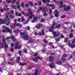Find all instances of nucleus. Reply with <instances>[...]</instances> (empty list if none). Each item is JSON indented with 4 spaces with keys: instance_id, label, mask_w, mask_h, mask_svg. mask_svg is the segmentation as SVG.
Here are the masks:
<instances>
[{
    "instance_id": "obj_6",
    "label": "nucleus",
    "mask_w": 75,
    "mask_h": 75,
    "mask_svg": "<svg viewBox=\"0 0 75 75\" xmlns=\"http://www.w3.org/2000/svg\"><path fill=\"white\" fill-rule=\"evenodd\" d=\"M49 59H50L49 60V61L50 62H52L54 61V57L52 56H50L49 57Z\"/></svg>"
},
{
    "instance_id": "obj_53",
    "label": "nucleus",
    "mask_w": 75,
    "mask_h": 75,
    "mask_svg": "<svg viewBox=\"0 0 75 75\" xmlns=\"http://www.w3.org/2000/svg\"><path fill=\"white\" fill-rule=\"evenodd\" d=\"M61 37L62 38H64V36L62 35H61Z\"/></svg>"
},
{
    "instance_id": "obj_16",
    "label": "nucleus",
    "mask_w": 75,
    "mask_h": 75,
    "mask_svg": "<svg viewBox=\"0 0 75 75\" xmlns=\"http://www.w3.org/2000/svg\"><path fill=\"white\" fill-rule=\"evenodd\" d=\"M56 63L57 64H58V65H61L62 64V63L60 61H58L56 62Z\"/></svg>"
},
{
    "instance_id": "obj_45",
    "label": "nucleus",
    "mask_w": 75,
    "mask_h": 75,
    "mask_svg": "<svg viewBox=\"0 0 75 75\" xmlns=\"http://www.w3.org/2000/svg\"><path fill=\"white\" fill-rule=\"evenodd\" d=\"M17 8H19V10H21V9L20 8V5H18L17 6Z\"/></svg>"
},
{
    "instance_id": "obj_36",
    "label": "nucleus",
    "mask_w": 75,
    "mask_h": 75,
    "mask_svg": "<svg viewBox=\"0 0 75 75\" xmlns=\"http://www.w3.org/2000/svg\"><path fill=\"white\" fill-rule=\"evenodd\" d=\"M43 15L44 16H47V14L46 13H44L43 14Z\"/></svg>"
},
{
    "instance_id": "obj_34",
    "label": "nucleus",
    "mask_w": 75,
    "mask_h": 75,
    "mask_svg": "<svg viewBox=\"0 0 75 75\" xmlns=\"http://www.w3.org/2000/svg\"><path fill=\"white\" fill-rule=\"evenodd\" d=\"M67 54H63V57H64V58H65L66 57H67Z\"/></svg>"
},
{
    "instance_id": "obj_13",
    "label": "nucleus",
    "mask_w": 75,
    "mask_h": 75,
    "mask_svg": "<svg viewBox=\"0 0 75 75\" xmlns=\"http://www.w3.org/2000/svg\"><path fill=\"white\" fill-rule=\"evenodd\" d=\"M38 70H36L35 71V73L34 74H32V75H38Z\"/></svg>"
},
{
    "instance_id": "obj_4",
    "label": "nucleus",
    "mask_w": 75,
    "mask_h": 75,
    "mask_svg": "<svg viewBox=\"0 0 75 75\" xmlns=\"http://www.w3.org/2000/svg\"><path fill=\"white\" fill-rule=\"evenodd\" d=\"M65 7H66V6L65 5H64V11H69V9H70V7H69V6H67V7L66 8H65Z\"/></svg>"
},
{
    "instance_id": "obj_5",
    "label": "nucleus",
    "mask_w": 75,
    "mask_h": 75,
    "mask_svg": "<svg viewBox=\"0 0 75 75\" xmlns=\"http://www.w3.org/2000/svg\"><path fill=\"white\" fill-rule=\"evenodd\" d=\"M39 8L42 11H43V12H46L47 11H48L47 8L45 7V8L40 7Z\"/></svg>"
},
{
    "instance_id": "obj_2",
    "label": "nucleus",
    "mask_w": 75,
    "mask_h": 75,
    "mask_svg": "<svg viewBox=\"0 0 75 75\" xmlns=\"http://www.w3.org/2000/svg\"><path fill=\"white\" fill-rule=\"evenodd\" d=\"M54 28V27L53 26H52L51 27V28L49 29V31L53 33V34L54 35L53 37H57L59 36V34L55 35L56 32H54V31L53 30Z\"/></svg>"
},
{
    "instance_id": "obj_48",
    "label": "nucleus",
    "mask_w": 75,
    "mask_h": 75,
    "mask_svg": "<svg viewBox=\"0 0 75 75\" xmlns=\"http://www.w3.org/2000/svg\"><path fill=\"white\" fill-rule=\"evenodd\" d=\"M45 21V20L44 19H42L41 20V22H44Z\"/></svg>"
},
{
    "instance_id": "obj_3",
    "label": "nucleus",
    "mask_w": 75,
    "mask_h": 75,
    "mask_svg": "<svg viewBox=\"0 0 75 75\" xmlns=\"http://www.w3.org/2000/svg\"><path fill=\"white\" fill-rule=\"evenodd\" d=\"M20 35H23L22 38L23 39V40H27L28 39V36L27 35H25V33H20Z\"/></svg>"
},
{
    "instance_id": "obj_39",
    "label": "nucleus",
    "mask_w": 75,
    "mask_h": 75,
    "mask_svg": "<svg viewBox=\"0 0 75 75\" xmlns=\"http://www.w3.org/2000/svg\"><path fill=\"white\" fill-rule=\"evenodd\" d=\"M71 43L72 44H74L75 43V41L74 40H72L71 41Z\"/></svg>"
},
{
    "instance_id": "obj_14",
    "label": "nucleus",
    "mask_w": 75,
    "mask_h": 75,
    "mask_svg": "<svg viewBox=\"0 0 75 75\" xmlns=\"http://www.w3.org/2000/svg\"><path fill=\"white\" fill-rule=\"evenodd\" d=\"M42 26V25H38L36 26V28L37 29H40V27H41Z\"/></svg>"
},
{
    "instance_id": "obj_52",
    "label": "nucleus",
    "mask_w": 75,
    "mask_h": 75,
    "mask_svg": "<svg viewBox=\"0 0 75 75\" xmlns=\"http://www.w3.org/2000/svg\"><path fill=\"white\" fill-rule=\"evenodd\" d=\"M16 16H18V13L17 12H16L15 13Z\"/></svg>"
},
{
    "instance_id": "obj_63",
    "label": "nucleus",
    "mask_w": 75,
    "mask_h": 75,
    "mask_svg": "<svg viewBox=\"0 0 75 75\" xmlns=\"http://www.w3.org/2000/svg\"><path fill=\"white\" fill-rule=\"evenodd\" d=\"M56 3L57 4H59L60 3V2L59 1H57L56 2Z\"/></svg>"
},
{
    "instance_id": "obj_40",
    "label": "nucleus",
    "mask_w": 75,
    "mask_h": 75,
    "mask_svg": "<svg viewBox=\"0 0 75 75\" xmlns=\"http://www.w3.org/2000/svg\"><path fill=\"white\" fill-rule=\"evenodd\" d=\"M19 55L20 56H21V51L20 50L18 52Z\"/></svg>"
},
{
    "instance_id": "obj_37",
    "label": "nucleus",
    "mask_w": 75,
    "mask_h": 75,
    "mask_svg": "<svg viewBox=\"0 0 75 75\" xmlns=\"http://www.w3.org/2000/svg\"><path fill=\"white\" fill-rule=\"evenodd\" d=\"M60 40V39H59V38H57L56 39V41H57V42H58Z\"/></svg>"
},
{
    "instance_id": "obj_50",
    "label": "nucleus",
    "mask_w": 75,
    "mask_h": 75,
    "mask_svg": "<svg viewBox=\"0 0 75 75\" xmlns=\"http://www.w3.org/2000/svg\"><path fill=\"white\" fill-rule=\"evenodd\" d=\"M25 6L26 7H28L29 6V4H26Z\"/></svg>"
},
{
    "instance_id": "obj_9",
    "label": "nucleus",
    "mask_w": 75,
    "mask_h": 75,
    "mask_svg": "<svg viewBox=\"0 0 75 75\" xmlns=\"http://www.w3.org/2000/svg\"><path fill=\"white\" fill-rule=\"evenodd\" d=\"M68 45L71 47V48H74V47H75V44L73 45H71V44H68Z\"/></svg>"
},
{
    "instance_id": "obj_21",
    "label": "nucleus",
    "mask_w": 75,
    "mask_h": 75,
    "mask_svg": "<svg viewBox=\"0 0 75 75\" xmlns=\"http://www.w3.org/2000/svg\"><path fill=\"white\" fill-rule=\"evenodd\" d=\"M29 4L31 6H33V3L31 1H30Z\"/></svg>"
},
{
    "instance_id": "obj_33",
    "label": "nucleus",
    "mask_w": 75,
    "mask_h": 75,
    "mask_svg": "<svg viewBox=\"0 0 75 75\" xmlns=\"http://www.w3.org/2000/svg\"><path fill=\"white\" fill-rule=\"evenodd\" d=\"M74 35V34L72 33H71L69 35V37H72Z\"/></svg>"
},
{
    "instance_id": "obj_15",
    "label": "nucleus",
    "mask_w": 75,
    "mask_h": 75,
    "mask_svg": "<svg viewBox=\"0 0 75 75\" xmlns=\"http://www.w3.org/2000/svg\"><path fill=\"white\" fill-rule=\"evenodd\" d=\"M60 4H61V5H60L59 6L61 8H62L63 7H64V6H62V4H63V3L62 1H60Z\"/></svg>"
},
{
    "instance_id": "obj_12",
    "label": "nucleus",
    "mask_w": 75,
    "mask_h": 75,
    "mask_svg": "<svg viewBox=\"0 0 75 75\" xmlns=\"http://www.w3.org/2000/svg\"><path fill=\"white\" fill-rule=\"evenodd\" d=\"M55 13H56L55 14V17H58V11L57 10H56L55 11Z\"/></svg>"
},
{
    "instance_id": "obj_32",
    "label": "nucleus",
    "mask_w": 75,
    "mask_h": 75,
    "mask_svg": "<svg viewBox=\"0 0 75 75\" xmlns=\"http://www.w3.org/2000/svg\"><path fill=\"white\" fill-rule=\"evenodd\" d=\"M24 52L25 53H26L27 52V49L25 48L24 49Z\"/></svg>"
},
{
    "instance_id": "obj_43",
    "label": "nucleus",
    "mask_w": 75,
    "mask_h": 75,
    "mask_svg": "<svg viewBox=\"0 0 75 75\" xmlns=\"http://www.w3.org/2000/svg\"><path fill=\"white\" fill-rule=\"evenodd\" d=\"M8 64H10V65H13V63L12 62L10 63L9 62H8Z\"/></svg>"
},
{
    "instance_id": "obj_35",
    "label": "nucleus",
    "mask_w": 75,
    "mask_h": 75,
    "mask_svg": "<svg viewBox=\"0 0 75 75\" xmlns=\"http://www.w3.org/2000/svg\"><path fill=\"white\" fill-rule=\"evenodd\" d=\"M40 11H41V9H40V8L37 11V13H40Z\"/></svg>"
},
{
    "instance_id": "obj_64",
    "label": "nucleus",
    "mask_w": 75,
    "mask_h": 75,
    "mask_svg": "<svg viewBox=\"0 0 75 75\" xmlns=\"http://www.w3.org/2000/svg\"><path fill=\"white\" fill-rule=\"evenodd\" d=\"M33 42V40H29V42L30 43H31V42Z\"/></svg>"
},
{
    "instance_id": "obj_7",
    "label": "nucleus",
    "mask_w": 75,
    "mask_h": 75,
    "mask_svg": "<svg viewBox=\"0 0 75 75\" xmlns=\"http://www.w3.org/2000/svg\"><path fill=\"white\" fill-rule=\"evenodd\" d=\"M5 29L7 32H9V33H11V32H12V30L11 29H9L7 27H5Z\"/></svg>"
},
{
    "instance_id": "obj_18",
    "label": "nucleus",
    "mask_w": 75,
    "mask_h": 75,
    "mask_svg": "<svg viewBox=\"0 0 75 75\" xmlns=\"http://www.w3.org/2000/svg\"><path fill=\"white\" fill-rule=\"evenodd\" d=\"M11 7L12 8H14V9H16V6L14 5H11Z\"/></svg>"
},
{
    "instance_id": "obj_1",
    "label": "nucleus",
    "mask_w": 75,
    "mask_h": 75,
    "mask_svg": "<svg viewBox=\"0 0 75 75\" xmlns=\"http://www.w3.org/2000/svg\"><path fill=\"white\" fill-rule=\"evenodd\" d=\"M28 12H30L29 13H26V16H28L30 15V14L31 15H29V19H32V17H33V20H35V21H37L38 20V18L36 16V17H34V15L33 14V13L32 12V11H30V9H28Z\"/></svg>"
},
{
    "instance_id": "obj_46",
    "label": "nucleus",
    "mask_w": 75,
    "mask_h": 75,
    "mask_svg": "<svg viewBox=\"0 0 75 75\" xmlns=\"http://www.w3.org/2000/svg\"><path fill=\"white\" fill-rule=\"evenodd\" d=\"M6 43H2V45L3 46H4V47L6 45Z\"/></svg>"
},
{
    "instance_id": "obj_22",
    "label": "nucleus",
    "mask_w": 75,
    "mask_h": 75,
    "mask_svg": "<svg viewBox=\"0 0 75 75\" xmlns=\"http://www.w3.org/2000/svg\"><path fill=\"white\" fill-rule=\"evenodd\" d=\"M47 6H50V7H53V6H54V5L52 4H48Z\"/></svg>"
},
{
    "instance_id": "obj_58",
    "label": "nucleus",
    "mask_w": 75,
    "mask_h": 75,
    "mask_svg": "<svg viewBox=\"0 0 75 75\" xmlns=\"http://www.w3.org/2000/svg\"><path fill=\"white\" fill-rule=\"evenodd\" d=\"M15 45L16 46H18V42L16 43L15 44Z\"/></svg>"
},
{
    "instance_id": "obj_38",
    "label": "nucleus",
    "mask_w": 75,
    "mask_h": 75,
    "mask_svg": "<svg viewBox=\"0 0 75 75\" xmlns=\"http://www.w3.org/2000/svg\"><path fill=\"white\" fill-rule=\"evenodd\" d=\"M49 11L50 12V14H52V10H51V9H50L49 10Z\"/></svg>"
},
{
    "instance_id": "obj_17",
    "label": "nucleus",
    "mask_w": 75,
    "mask_h": 75,
    "mask_svg": "<svg viewBox=\"0 0 75 75\" xmlns=\"http://www.w3.org/2000/svg\"><path fill=\"white\" fill-rule=\"evenodd\" d=\"M33 61H34V62H38V59L35 58H34L33 59Z\"/></svg>"
},
{
    "instance_id": "obj_55",
    "label": "nucleus",
    "mask_w": 75,
    "mask_h": 75,
    "mask_svg": "<svg viewBox=\"0 0 75 75\" xmlns=\"http://www.w3.org/2000/svg\"><path fill=\"white\" fill-rule=\"evenodd\" d=\"M21 24H20V23H18L17 24V27H19V26H20V25H21Z\"/></svg>"
},
{
    "instance_id": "obj_23",
    "label": "nucleus",
    "mask_w": 75,
    "mask_h": 75,
    "mask_svg": "<svg viewBox=\"0 0 75 75\" xmlns=\"http://www.w3.org/2000/svg\"><path fill=\"white\" fill-rule=\"evenodd\" d=\"M6 24L7 25H9V24H10V22L8 21L6 22Z\"/></svg>"
},
{
    "instance_id": "obj_56",
    "label": "nucleus",
    "mask_w": 75,
    "mask_h": 75,
    "mask_svg": "<svg viewBox=\"0 0 75 75\" xmlns=\"http://www.w3.org/2000/svg\"><path fill=\"white\" fill-rule=\"evenodd\" d=\"M11 14H13L14 13V11H13V10H11Z\"/></svg>"
},
{
    "instance_id": "obj_60",
    "label": "nucleus",
    "mask_w": 75,
    "mask_h": 75,
    "mask_svg": "<svg viewBox=\"0 0 75 75\" xmlns=\"http://www.w3.org/2000/svg\"><path fill=\"white\" fill-rule=\"evenodd\" d=\"M43 2H44V3H46V0H42Z\"/></svg>"
},
{
    "instance_id": "obj_31",
    "label": "nucleus",
    "mask_w": 75,
    "mask_h": 75,
    "mask_svg": "<svg viewBox=\"0 0 75 75\" xmlns=\"http://www.w3.org/2000/svg\"><path fill=\"white\" fill-rule=\"evenodd\" d=\"M6 1L8 3H10L11 1V0H7Z\"/></svg>"
},
{
    "instance_id": "obj_26",
    "label": "nucleus",
    "mask_w": 75,
    "mask_h": 75,
    "mask_svg": "<svg viewBox=\"0 0 75 75\" xmlns=\"http://www.w3.org/2000/svg\"><path fill=\"white\" fill-rule=\"evenodd\" d=\"M37 58L38 59H42V57H37Z\"/></svg>"
},
{
    "instance_id": "obj_49",
    "label": "nucleus",
    "mask_w": 75,
    "mask_h": 75,
    "mask_svg": "<svg viewBox=\"0 0 75 75\" xmlns=\"http://www.w3.org/2000/svg\"><path fill=\"white\" fill-rule=\"evenodd\" d=\"M39 6H41V2L40 1H39Z\"/></svg>"
},
{
    "instance_id": "obj_24",
    "label": "nucleus",
    "mask_w": 75,
    "mask_h": 75,
    "mask_svg": "<svg viewBox=\"0 0 75 75\" xmlns=\"http://www.w3.org/2000/svg\"><path fill=\"white\" fill-rule=\"evenodd\" d=\"M67 41H68V38L66 37L65 38L64 42H67Z\"/></svg>"
},
{
    "instance_id": "obj_27",
    "label": "nucleus",
    "mask_w": 75,
    "mask_h": 75,
    "mask_svg": "<svg viewBox=\"0 0 75 75\" xmlns=\"http://www.w3.org/2000/svg\"><path fill=\"white\" fill-rule=\"evenodd\" d=\"M61 27V25H57L56 26V28H59V27Z\"/></svg>"
},
{
    "instance_id": "obj_54",
    "label": "nucleus",
    "mask_w": 75,
    "mask_h": 75,
    "mask_svg": "<svg viewBox=\"0 0 75 75\" xmlns=\"http://www.w3.org/2000/svg\"><path fill=\"white\" fill-rule=\"evenodd\" d=\"M24 3H21V7H23V6H24Z\"/></svg>"
},
{
    "instance_id": "obj_28",
    "label": "nucleus",
    "mask_w": 75,
    "mask_h": 75,
    "mask_svg": "<svg viewBox=\"0 0 75 75\" xmlns=\"http://www.w3.org/2000/svg\"><path fill=\"white\" fill-rule=\"evenodd\" d=\"M42 35H44V34H45V33H44V30H42Z\"/></svg>"
},
{
    "instance_id": "obj_61",
    "label": "nucleus",
    "mask_w": 75,
    "mask_h": 75,
    "mask_svg": "<svg viewBox=\"0 0 75 75\" xmlns=\"http://www.w3.org/2000/svg\"><path fill=\"white\" fill-rule=\"evenodd\" d=\"M13 26H17V24H16V23H15V24H13Z\"/></svg>"
},
{
    "instance_id": "obj_29",
    "label": "nucleus",
    "mask_w": 75,
    "mask_h": 75,
    "mask_svg": "<svg viewBox=\"0 0 75 75\" xmlns=\"http://www.w3.org/2000/svg\"><path fill=\"white\" fill-rule=\"evenodd\" d=\"M43 42L45 43H47V41L45 39H43Z\"/></svg>"
},
{
    "instance_id": "obj_62",
    "label": "nucleus",
    "mask_w": 75,
    "mask_h": 75,
    "mask_svg": "<svg viewBox=\"0 0 75 75\" xmlns=\"http://www.w3.org/2000/svg\"><path fill=\"white\" fill-rule=\"evenodd\" d=\"M15 49H18V46H16L15 47Z\"/></svg>"
},
{
    "instance_id": "obj_25",
    "label": "nucleus",
    "mask_w": 75,
    "mask_h": 75,
    "mask_svg": "<svg viewBox=\"0 0 75 75\" xmlns=\"http://www.w3.org/2000/svg\"><path fill=\"white\" fill-rule=\"evenodd\" d=\"M21 19L22 21H25V20L24 19V17L22 16Z\"/></svg>"
},
{
    "instance_id": "obj_42",
    "label": "nucleus",
    "mask_w": 75,
    "mask_h": 75,
    "mask_svg": "<svg viewBox=\"0 0 75 75\" xmlns=\"http://www.w3.org/2000/svg\"><path fill=\"white\" fill-rule=\"evenodd\" d=\"M6 14H10V12H6Z\"/></svg>"
},
{
    "instance_id": "obj_47",
    "label": "nucleus",
    "mask_w": 75,
    "mask_h": 75,
    "mask_svg": "<svg viewBox=\"0 0 75 75\" xmlns=\"http://www.w3.org/2000/svg\"><path fill=\"white\" fill-rule=\"evenodd\" d=\"M4 47H5V48H6V49L8 48V45H5Z\"/></svg>"
},
{
    "instance_id": "obj_10",
    "label": "nucleus",
    "mask_w": 75,
    "mask_h": 75,
    "mask_svg": "<svg viewBox=\"0 0 75 75\" xmlns=\"http://www.w3.org/2000/svg\"><path fill=\"white\" fill-rule=\"evenodd\" d=\"M10 38L11 39H12L13 41H16V39L14 37V36L13 35H12L10 36Z\"/></svg>"
},
{
    "instance_id": "obj_8",
    "label": "nucleus",
    "mask_w": 75,
    "mask_h": 75,
    "mask_svg": "<svg viewBox=\"0 0 75 75\" xmlns=\"http://www.w3.org/2000/svg\"><path fill=\"white\" fill-rule=\"evenodd\" d=\"M6 21L3 20L2 19L0 18V24H4Z\"/></svg>"
},
{
    "instance_id": "obj_19",
    "label": "nucleus",
    "mask_w": 75,
    "mask_h": 75,
    "mask_svg": "<svg viewBox=\"0 0 75 75\" xmlns=\"http://www.w3.org/2000/svg\"><path fill=\"white\" fill-rule=\"evenodd\" d=\"M19 65H23V66H24L25 65H26V63H21Z\"/></svg>"
},
{
    "instance_id": "obj_59",
    "label": "nucleus",
    "mask_w": 75,
    "mask_h": 75,
    "mask_svg": "<svg viewBox=\"0 0 75 75\" xmlns=\"http://www.w3.org/2000/svg\"><path fill=\"white\" fill-rule=\"evenodd\" d=\"M60 47H61L62 48H63V47H64V46L63 45H61L60 46Z\"/></svg>"
},
{
    "instance_id": "obj_11",
    "label": "nucleus",
    "mask_w": 75,
    "mask_h": 75,
    "mask_svg": "<svg viewBox=\"0 0 75 75\" xmlns=\"http://www.w3.org/2000/svg\"><path fill=\"white\" fill-rule=\"evenodd\" d=\"M54 63H52V64H51L49 65L50 67L51 68H55V66L52 65H54Z\"/></svg>"
},
{
    "instance_id": "obj_57",
    "label": "nucleus",
    "mask_w": 75,
    "mask_h": 75,
    "mask_svg": "<svg viewBox=\"0 0 75 75\" xmlns=\"http://www.w3.org/2000/svg\"><path fill=\"white\" fill-rule=\"evenodd\" d=\"M27 28L28 30H29L30 29V27H29V26H27Z\"/></svg>"
},
{
    "instance_id": "obj_30",
    "label": "nucleus",
    "mask_w": 75,
    "mask_h": 75,
    "mask_svg": "<svg viewBox=\"0 0 75 75\" xmlns=\"http://www.w3.org/2000/svg\"><path fill=\"white\" fill-rule=\"evenodd\" d=\"M10 18H13L14 17V16L13 15H10Z\"/></svg>"
},
{
    "instance_id": "obj_20",
    "label": "nucleus",
    "mask_w": 75,
    "mask_h": 75,
    "mask_svg": "<svg viewBox=\"0 0 75 75\" xmlns=\"http://www.w3.org/2000/svg\"><path fill=\"white\" fill-rule=\"evenodd\" d=\"M20 62V57H18L16 59V62Z\"/></svg>"
},
{
    "instance_id": "obj_41",
    "label": "nucleus",
    "mask_w": 75,
    "mask_h": 75,
    "mask_svg": "<svg viewBox=\"0 0 75 75\" xmlns=\"http://www.w3.org/2000/svg\"><path fill=\"white\" fill-rule=\"evenodd\" d=\"M53 23L52 24V26H54V25H55V21H53Z\"/></svg>"
},
{
    "instance_id": "obj_44",
    "label": "nucleus",
    "mask_w": 75,
    "mask_h": 75,
    "mask_svg": "<svg viewBox=\"0 0 75 75\" xmlns=\"http://www.w3.org/2000/svg\"><path fill=\"white\" fill-rule=\"evenodd\" d=\"M16 0H13V1L12 2V4H14V3H16Z\"/></svg>"
},
{
    "instance_id": "obj_51",
    "label": "nucleus",
    "mask_w": 75,
    "mask_h": 75,
    "mask_svg": "<svg viewBox=\"0 0 75 75\" xmlns=\"http://www.w3.org/2000/svg\"><path fill=\"white\" fill-rule=\"evenodd\" d=\"M3 70L2 69H1V68H0V72H3Z\"/></svg>"
}]
</instances>
